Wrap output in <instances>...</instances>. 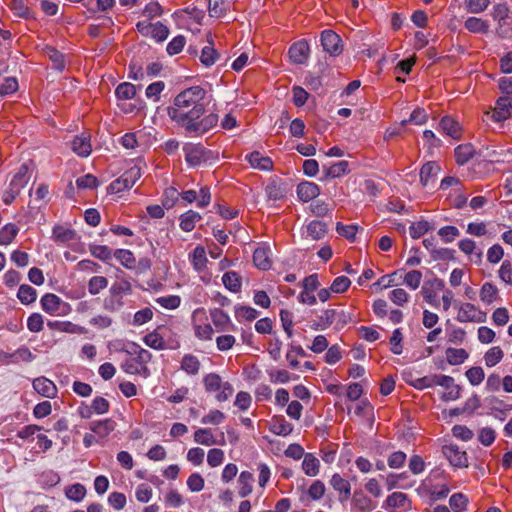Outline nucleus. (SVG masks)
I'll use <instances>...</instances> for the list:
<instances>
[{
  "mask_svg": "<svg viewBox=\"0 0 512 512\" xmlns=\"http://www.w3.org/2000/svg\"><path fill=\"white\" fill-rule=\"evenodd\" d=\"M484 403L489 407L492 411L501 412L505 414V411H508L512 408V405L506 404L503 400L499 399L494 395L487 396L484 399Z\"/></svg>",
  "mask_w": 512,
  "mask_h": 512,
  "instance_id": "nucleus-42",
  "label": "nucleus"
},
{
  "mask_svg": "<svg viewBox=\"0 0 512 512\" xmlns=\"http://www.w3.org/2000/svg\"><path fill=\"white\" fill-rule=\"evenodd\" d=\"M235 315L237 318H243L247 321H252L257 318L258 311L250 306H235Z\"/></svg>",
  "mask_w": 512,
  "mask_h": 512,
  "instance_id": "nucleus-55",
  "label": "nucleus"
},
{
  "mask_svg": "<svg viewBox=\"0 0 512 512\" xmlns=\"http://www.w3.org/2000/svg\"><path fill=\"white\" fill-rule=\"evenodd\" d=\"M293 431V425L285 420L283 416L274 417L272 419L271 432L280 435L287 436Z\"/></svg>",
  "mask_w": 512,
  "mask_h": 512,
  "instance_id": "nucleus-29",
  "label": "nucleus"
},
{
  "mask_svg": "<svg viewBox=\"0 0 512 512\" xmlns=\"http://www.w3.org/2000/svg\"><path fill=\"white\" fill-rule=\"evenodd\" d=\"M53 238L56 242L67 243L77 239V233L75 230L66 228L61 225H56L53 228Z\"/></svg>",
  "mask_w": 512,
  "mask_h": 512,
  "instance_id": "nucleus-25",
  "label": "nucleus"
},
{
  "mask_svg": "<svg viewBox=\"0 0 512 512\" xmlns=\"http://www.w3.org/2000/svg\"><path fill=\"white\" fill-rule=\"evenodd\" d=\"M477 308L471 303H465L459 308L457 320L459 322H483V319H476Z\"/></svg>",
  "mask_w": 512,
  "mask_h": 512,
  "instance_id": "nucleus-21",
  "label": "nucleus"
},
{
  "mask_svg": "<svg viewBox=\"0 0 512 512\" xmlns=\"http://www.w3.org/2000/svg\"><path fill=\"white\" fill-rule=\"evenodd\" d=\"M253 262L255 266L261 270H268L271 267L269 258V250L264 247L257 248L253 253Z\"/></svg>",
  "mask_w": 512,
  "mask_h": 512,
  "instance_id": "nucleus-24",
  "label": "nucleus"
},
{
  "mask_svg": "<svg viewBox=\"0 0 512 512\" xmlns=\"http://www.w3.org/2000/svg\"><path fill=\"white\" fill-rule=\"evenodd\" d=\"M449 505L454 512H462L467 508L468 498L463 493H454L449 499Z\"/></svg>",
  "mask_w": 512,
  "mask_h": 512,
  "instance_id": "nucleus-47",
  "label": "nucleus"
},
{
  "mask_svg": "<svg viewBox=\"0 0 512 512\" xmlns=\"http://www.w3.org/2000/svg\"><path fill=\"white\" fill-rule=\"evenodd\" d=\"M9 8L17 17L24 19H35L33 13L28 7V0H10Z\"/></svg>",
  "mask_w": 512,
  "mask_h": 512,
  "instance_id": "nucleus-20",
  "label": "nucleus"
},
{
  "mask_svg": "<svg viewBox=\"0 0 512 512\" xmlns=\"http://www.w3.org/2000/svg\"><path fill=\"white\" fill-rule=\"evenodd\" d=\"M207 263L205 249L201 246H197L192 254V264L196 270L201 271Z\"/></svg>",
  "mask_w": 512,
  "mask_h": 512,
  "instance_id": "nucleus-54",
  "label": "nucleus"
},
{
  "mask_svg": "<svg viewBox=\"0 0 512 512\" xmlns=\"http://www.w3.org/2000/svg\"><path fill=\"white\" fill-rule=\"evenodd\" d=\"M222 282L224 286L233 293H237L241 290V277L235 271L224 273Z\"/></svg>",
  "mask_w": 512,
  "mask_h": 512,
  "instance_id": "nucleus-30",
  "label": "nucleus"
},
{
  "mask_svg": "<svg viewBox=\"0 0 512 512\" xmlns=\"http://www.w3.org/2000/svg\"><path fill=\"white\" fill-rule=\"evenodd\" d=\"M200 361L192 354H185L181 361V369L189 375H196L200 370Z\"/></svg>",
  "mask_w": 512,
  "mask_h": 512,
  "instance_id": "nucleus-33",
  "label": "nucleus"
},
{
  "mask_svg": "<svg viewBox=\"0 0 512 512\" xmlns=\"http://www.w3.org/2000/svg\"><path fill=\"white\" fill-rule=\"evenodd\" d=\"M469 354L463 348H447L446 349V358L450 365H459L463 363Z\"/></svg>",
  "mask_w": 512,
  "mask_h": 512,
  "instance_id": "nucleus-36",
  "label": "nucleus"
},
{
  "mask_svg": "<svg viewBox=\"0 0 512 512\" xmlns=\"http://www.w3.org/2000/svg\"><path fill=\"white\" fill-rule=\"evenodd\" d=\"M321 45L323 50L330 56H338L343 51L340 36L332 30H324L321 33Z\"/></svg>",
  "mask_w": 512,
  "mask_h": 512,
  "instance_id": "nucleus-5",
  "label": "nucleus"
},
{
  "mask_svg": "<svg viewBox=\"0 0 512 512\" xmlns=\"http://www.w3.org/2000/svg\"><path fill=\"white\" fill-rule=\"evenodd\" d=\"M210 316L213 324L220 331H226L229 329L231 321L228 314H226L223 310L219 308L213 309L210 312Z\"/></svg>",
  "mask_w": 512,
  "mask_h": 512,
  "instance_id": "nucleus-28",
  "label": "nucleus"
},
{
  "mask_svg": "<svg viewBox=\"0 0 512 512\" xmlns=\"http://www.w3.org/2000/svg\"><path fill=\"white\" fill-rule=\"evenodd\" d=\"M113 255L125 268L133 269L135 267L136 259L130 250L117 249Z\"/></svg>",
  "mask_w": 512,
  "mask_h": 512,
  "instance_id": "nucleus-38",
  "label": "nucleus"
},
{
  "mask_svg": "<svg viewBox=\"0 0 512 512\" xmlns=\"http://www.w3.org/2000/svg\"><path fill=\"white\" fill-rule=\"evenodd\" d=\"M265 193L269 200L277 201L284 199L287 191L282 183L272 181L266 186Z\"/></svg>",
  "mask_w": 512,
  "mask_h": 512,
  "instance_id": "nucleus-23",
  "label": "nucleus"
},
{
  "mask_svg": "<svg viewBox=\"0 0 512 512\" xmlns=\"http://www.w3.org/2000/svg\"><path fill=\"white\" fill-rule=\"evenodd\" d=\"M322 171L324 174V176H323L324 179L338 178V177H341L343 175L350 173L349 163H348V161L341 160V161H338L330 166L323 165Z\"/></svg>",
  "mask_w": 512,
  "mask_h": 512,
  "instance_id": "nucleus-13",
  "label": "nucleus"
},
{
  "mask_svg": "<svg viewBox=\"0 0 512 512\" xmlns=\"http://www.w3.org/2000/svg\"><path fill=\"white\" fill-rule=\"evenodd\" d=\"M440 166L435 161L425 163L420 169V182L424 187L435 182Z\"/></svg>",
  "mask_w": 512,
  "mask_h": 512,
  "instance_id": "nucleus-11",
  "label": "nucleus"
},
{
  "mask_svg": "<svg viewBox=\"0 0 512 512\" xmlns=\"http://www.w3.org/2000/svg\"><path fill=\"white\" fill-rule=\"evenodd\" d=\"M512 115V97L502 96L496 102V107L491 113V118L500 123Z\"/></svg>",
  "mask_w": 512,
  "mask_h": 512,
  "instance_id": "nucleus-7",
  "label": "nucleus"
},
{
  "mask_svg": "<svg viewBox=\"0 0 512 512\" xmlns=\"http://www.w3.org/2000/svg\"><path fill=\"white\" fill-rule=\"evenodd\" d=\"M330 484L334 490L339 492V501L345 502L351 496V485L348 480L344 479L340 474L335 473L332 475Z\"/></svg>",
  "mask_w": 512,
  "mask_h": 512,
  "instance_id": "nucleus-10",
  "label": "nucleus"
},
{
  "mask_svg": "<svg viewBox=\"0 0 512 512\" xmlns=\"http://www.w3.org/2000/svg\"><path fill=\"white\" fill-rule=\"evenodd\" d=\"M320 194V188L313 182L303 181L297 186V196L303 202L313 200Z\"/></svg>",
  "mask_w": 512,
  "mask_h": 512,
  "instance_id": "nucleus-14",
  "label": "nucleus"
},
{
  "mask_svg": "<svg viewBox=\"0 0 512 512\" xmlns=\"http://www.w3.org/2000/svg\"><path fill=\"white\" fill-rule=\"evenodd\" d=\"M18 233V228L12 224H6L0 230V245H8L12 242V240L16 237Z\"/></svg>",
  "mask_w": 512,
  "mask_h": 512,
  "instance_id": "nucleus-49",
  "label": "nucleus"
},
{
  "mask_svg": "<svg viewBox=\"0 0 512 512\" xmlns=\"http://www.w3.org/2000/svg\"><path fill=\"white\" fill-rule=\"evenodd\" d=\"M115 94L119 100H129L135 96L136 87L132 83L123 82L117 86Z\"/></svg>",
  "mask_w": 512,
  "mask_h": 512,
  "instance_id": "nucleus-39",
  "label": "nucleus"
},
{
  "mask_svg": "<svg viewBox=\"0 0 512 512\" xmlns=\"http://www.w3.org/2000/svg\"><path fill=\"white\" fill-rule=\"evenodd\" d=\"M504 353L499 346L490 348L484 355L487 367H494L503 359Z\"/></svg>",
  "mask_w": 512,
  "mask_h": 512,
  "instance_id": "nucleus-43",
  "label": "nucleus"
},
{
  "mask_svg": "<svg viewBox=\"0 0 512 512\" xmlns=\"http://www.w3.org/2000/svg\"><path fill=\"white\" fill-rule=\"evenodd\" d=\"M358 230L357 225H344L341 222H338L336 225V231L339 235L345 237L349 241H354L356 232Z\"/></svg>",
  "mask_w": 512,
  "mask_h": 512,
  "instance_id": "nucleus-56",
  "label": "nucleus"
},
{
  "mask_svg": "<svg viewBox=\"0 0 512 512\" xmlns=\"http://www.w3.org/2000/svg\"><path fill=\"white\" fill-rule=\"evenodd\" d=\"M443 453L453 466L459 468L468 467L467 453L460 450L457 445L444 446Z\"/></svg>",
  "mask_w": 512,
  "mask_h": 512,
  "instance_id": "nucleus-8",
  "label": "nucleus"
},
{
  "mask_svg": "<svg viewBox=\"0 0 512 512\" xmlns=\"http://www.w3.org/2000/svg\"><path fill=\"white\" fill-rule=\"evenodd\" d=\"M309 52L310 48L308 42L306 40H300L290 46L288 55L294 64L301 65L307 61Z\"/></svg>",
  "mask_w": 512,
  "mask_h": 512,
  "instance_id": "nucleus-6",
  "label": "nucleus"
},
{
  "mask_svg": "<svg viewBox=\"0 0 512 512\" xmlns=\"http://www.w3.org/2000/svg\"><path fill=\"white\" fill-rule=\"evenodd\" d=\"M254 482V475L249 471H242L238 478L239 495L244 498L252 492V483Z\"/></svg>",
  "mask_w": 512,
  "mask_h": 512,
  "instance_id": "nucleus-27",
  "label": "nucleus"
},
{
  "mask_svg": "<svg viewBox=\"0 0 512 512\" xmlns=\"http://www.w3.org/2000/svg\"><path fill=\"white\" fill-rule=\"evenodd\" d=\"M77 187L80 189H95L98 187L99 182L92 174H86L76 180Z\"/></svg>",
  "mask_w": 512,
  "mask_h": 512,
  "instance_id": "nucleus-60",
  "label": "nucleus"
},
{
  "mask_svg": "<svg viewBox=\"0 0 512 512\" xmlns=\"http://www.w3.org/2000/svg\"><path fill=\"white\" fill-rule=\"evenodd\" d=\"M336 310L335 309H327L325 310L321 316H319L318 321H315L311 325V329L318 331L324 330L332 325L336 319Z\"/></svg>",
  "mask_w": 512,
  "mask_h": 512,
  "instance_id": "nucleus-26",
  "label": "nucleus"
},
{
  "mask_svg": "<svg viewBox=\"0 0 512 512\" xmlns=\"http://www.w3.org/2000/svg\"><path fill=\"white\" fill-rule=\"evenodd\" d=\"M350 285L351 281L348 277L339 276L333 280L330 286V290L334 293H343L349 288Z\"/></svg>",
  "mask_w": 512,
  "mask_h": 512,
  "instance_id": "nucleus-64",
  "label": "nucleus"
},
{
  "mask_svg": "<svg viewBox=\"0 0 512 512\" xmlns=\"http://www.w3.org/2000/svg\"><path fill=\"white\" fill-rule=\"evenodd\" d=\"M320 462L312 454L306 453L302 462V469L307 476H316L319 473Z\"/></svg>",
  "mask_w": 512,
  "mask_h": 512,
  "instance_id": "nucleus-31",
  "label": "nucleus"
},
{
  "mask_svg": "<svg viewBox=\"0 0 512 512\" xmlns=\"http://www.w3.org/2000/svg\"><path fill=\"white\" fill-rule=\"evenodd\" d=\"M432 229H433V227L430 225V223L428 221L421 220V221L412 223V225L409 227V232H410V236L413 239H418Z\"/></svg>",
  "mask_w": 512,
  "mask_h": 512,
  "instance_id": "nucleus-44",
  "label": "nucleus"
},
{
  "mask_svg": "<svg viewBox=\"0 0 512 512\" xmlns=\"http://www.w3.org/2000/svg\"><path fill=\"white\" fill-rule=\"evenodd\" d=\"M89 251L92 256L102 261H108L112 258V251L108 246L105 245H94L89 246Z\"/></svg>",
  "mask_w": 512,
  "mask_h": 512,
  "instance_id": "nucleus-51",
  "label": "nucleus"
},
{
  "mask_svg": "<svg viewBox=\"0 0 512 512\" xmlns=\"http://www.w3.org/2000/svg\"><path fill=\"white\" fill-rule=\"evenodd\" d=\"M17 297L21 303L27 305L33 303L36 300L37 293L33 287L23 284L18 289Z\"/></svg>",
  "mask_w": 512,
  "mask_h": 512,
  "instance_id": "nucleus-40",
  "label": "nucleus"
},
{
  "mask_svg": "<svg viewBox=\"0 0 512 512\" xmlns=\"http://www.w3.org/2000/svg\"><path fill=\"white\" fill-rule=\"evenodd\" d=\"M428 120H429V115L426 112V110L423 108H416L415 110H413L410 113V116L408 119H403L401 121V124L406 125L409 123L412 125L421 126V125L426 124L428 122Z\"/></svg>",
  "mask_w": 512,
  "mask_h": 512,
  "instance_id": "nucleus-32",
  "label": "nucleus"
},
{
  "mask_svg": "<svg viewBox=\"0 0 512 512\" xmlns=\"http://www.w3.org/2000/svg\"><path fill=\"white\" fill-rule=\"evenodd\" d=\"M474 154V148L472 145H459L455 148V157L458 164H465L468 162Z\"/></svg>",
  "mask_w": 512,
  "mask_h": 512,
  "instance_id": "nucleus-41",
  "label": "nucleus"
},
{
  "mask_svg": "<svg viewBox=\"0 0 512 512\" xmlns=\"http://www.w3.org/2000/svg\"><path fill=\"white\" fill-rule=\"evenodd\" d=\"M352 505L359 512H370L376 507V504L360 490L354 492Z\"/></svg>",
  "mask_w": 512,
  "mask_h": 512,
  "instance_id": "nucleus-15",
  "label": "nucleus"
},
{
  "mask_svg": "<svg viewBox=\"0 0 512 512\" xmlns=\"http://www.w3.org/2000/svg\"><path fill=\"white\" fill-rule=\"evenodd\" d=\"M18 90V81L14 77H7L0 83V95H10Z\"/></svg>",
  "mask_w": 512,
  "mask_h": 512,
  "instance_id": "nucleus-57",
  "label": "nucleus"
},
{
  "mask_svg": "<svg viewBox=\"0 0 512 512\" xmlns=\"http://www.w3.org/2000/svg\"><path fill=\"white\" fill-rule=\"evenodd\" d=\"M185 160L190 166H197L210 159L212 152L201 144H185L183 147Z\"/></svg>",
  "mask_w": 512,
  "mask_h": 512,
  "instance_id": "nucleus-4",
  "label": "nucleus"
},
{
  "mask_svg": "<svg viewBox=\"0 0 512 512\" xmlns=\"http://www.w3.org/2000/svg\"><path fill=\"white\" fill-rule=\"evenodd\" d=\"M203 384L207 393H216L215 398L219 402L228 400L234 392L233 386L229 382H223L216 373L205 375Z\"/></svg>",
  "mask_w": 512,
  "mask_h": 512,
  "instance_id": "nucleus-2",
  "label": "nucleus"
},
{
  "mask_svg": "<svg viewBox=\"0 0 512 512\" xmlns=\"http://www.w3.org/2000/svg\"><path fill=\"white\" fill-rule=\"evenodd\" d=\"M108 286V280L104 276H93L88 282V291L91 295H97Z\"/></svg>",
  "mask_w": 512,
  "mask_h": 512,
  "instance_id": "nucleus-50",
  "label": "nucleus"
},
{
  "mask_svg": "<svg viewBox=\"0 0 512 512\" xmlns=\"http://www.w3.org/2000/svg\"><path fill=\"white\" fill-rule=\"evenodd\" d=\"M202 219L198 212L189 210L180 216V228L185 232H190L195 228V224Z\"/></svg>",
  "mask_w": 512,
  "mask_h": 512,
  "instance_id": "nucleus-22",
  "label": "nucleus"
},
{
  "mask_svg": "<svg viewBox=\"0 0 512 512\" xmlns=\"http://www.w3.org/2000/svg\"><path fill=\"white\" fill-rule=\"evenodd\" d=\"M194 441L198 444L205 446H211L216 444V441L211 433L210 429L200 428L194 433Z\"/></svg>",
  "mask_w": 512,
  "mask_h": 512,
  "instance_id": "nucleus-45",
  "label": "nucleus"
},
{
  "mask_svg": "<svg viewBox=\"0 0 512 512\" xmlns=\"http://www.w3.org/2000/svg\"><path fill=\"white\" fill-rule=\"evenodd\" d=\"M66 497L75 502H80L86 495V488L80 483L68 487L65 491Z\"/></svg>",
  "mask_w": 512,
  "mask_h": 512,
  "instance_id": "nucleus-48",
  "label": "nucleus"
},
{
  "mask_svg": "<svg viewBox=\"0 0 512 512\" xmlns=\"http://www.w3.org/2000/svg\"><path fill=\"white\" fill-rule=\"evenodd\" d=\"M218 59V52L212 46H205L201 51L200 61L206 67L212 66Z\"/></svg>",
  "mask_w": 512,
  "mask_h": 512,
  "instance_id": "nucleus-52",
  "label": "nucleus"
},
{
  "mask_svg": "<svg viewBox=\"0 0 512 512\" xmlns=\"http://www.w3.org/2000/svg\"><path fill=\"white\" fill-rule=\"evenodd\" d=\"M143 342L155 350H163L166 347L163 337L156 330L146 334L143 337Z\"/></svg>",
  "mask_w": 512,
  "mask_h": 512,
  "instance_id": "nucleus-37",
  "label": "nucleus"
},
{
  "mask_svg": "<svg viewBox=\"0 0 512 512\" xmlns=\"http://www.w3.org/2000/svg\"><path fill=\"white\" fill-rule=\"evenodd\" d=\"M206 91L200 86L189 87L180 92L167 108L168 116L179 126L197 128L198 120L205 112L203 100Z\"/></svg>",
  "mask_w": 512,
  "mask_h": 512,
  "instance_id": "nucleus-1",
  "label": "nucleus"
},
{
  "mask_svg": "<svg viewBox=\"0 0 512 512\" xmlns=\"http://www.w3.org/2000/svg\"><path fill=\"white\" fill-rule=\"evenodd\" d=\"M152 318H153L152 309L149 307L143 308L134 314L133 325L141 326V325L147 323L148 321H150Z\"/></svg>",
  "mask_w": 512,
  "mask_h": 512,
  "instance_id": "nucleus-61",
  "label": "nucleus"
},
{
  "mask_svg": "<svg viewBox=\"0 0 512 512\" xmlns=\"http://www.w3.org/2000/svg\"><path fill=\"white\" fill-rule=\"evenodd\" d=\"M40 302H41V307L45 312H47L51 315H54L60 309L62 300L60 299V297H58L57 295H55L53 293H46L41 298Z\"/></svg>",
  "mask_w": 512,
  "mask_h": 512,
  "instance_id": "nucleus-19",
  "label": "nucleus"
},
{
  "mask_svg": "<svg viewBox=\"0 0 512 512\" xmlns=\"http://www.w3.org/2000/svg\"><path fill=\"white\" fill-rule=\"evenodd\" d=\"M465 374L470 384L473 386L479 385L485 378L484 370L480 366L469 368Z\"/></svg>",
  "mask_w": 512,
  "mask_h": 512,
  "instance_id": "nucleus-53",
  "label": "nucleus"
},
{
  "mask_svg": "<svg viewBox=\"0 0 512 512\" xmlns=\"http://www.w3.org/2000/svg\"><path fill=\"white\" fill-rule=\"evenodd\" d=\"M246 160L254 168L269 171L273 167V162L269 157H264L258 151H253L246 156Z\"/></svg>",
  "mask_w": 512,
  "mask_h": 512,
  "instance_id": "nucleus-16",
  "label": "nucleus"
},
{
  "mask_svg": "<svg viewBox=\"0 0 512 512\" xmlns=\"http://www.w3.org/2000/svg\"><path fill=\"white\" fill-rule=\"evenodd\" d=\"M438 235L446 243L454 241L456 237L460 235V231L455 226H444L439 229Z\"/></svg>",
  "mask_w": 512,
  "mask_h": 512,
  "instance_id": "nucleus-63",
  "label": "nucleus"
},
{
  "mask_svg": "<svg viewBox=\"0 0 512 512\" xmlns=\"http://www.w3.org/2000/svg\"><path fill=\"white\" fill-rule=\"evenodd\" d=\"M169 35V29L161 22H156L152 25L151 37L158 42L164 41Z\"/></svg>",
  "mask_w": 512,
  "mask_h": 512,
  "instance_id": "nucleus-62",
  "label": "nucleus"
},
{
  "mask_svg": "<svg viewBox=\"0 0 512 512\" xmlns=\"http://www.w3.org/2000/svg\"><path fill=\"white\" fill-rule=\"evenodd\" d=\"M186 43V39L182 35L174 37L167 45V53L169 55H176L182 51Z\"/></svg>",
  "mask_w": 512,
  "mask_h": 512,
  "instance_id": "nucleus-58",
  "label": "nucleus"
},
{
  "mask_svg": "<svg viewBox=\"0 0 512 512\" xmlns=\"http://www.w3.org/2000/svg\"><path fill=\"white\" fill-rule=\"evenodd\" d=\"M71 149L80 157H88L92 151L91 136L87 132H82L71 142Z\"/></svg>",
  "mask_w": 512,
  "mask_h": 512,
  "instance_id": "nucleus-9",
  "label": "nucleus"
},
{
  "mask_svg": "<svg viewBox=\"0 0 512 512\" xmlns=\"http://www.w3.org/2000/svg\"><path fill=\"white\" fill-rule=\"evenodd\" d=\"M28 166L27 164H22L17 173L14 175L13 179L11 180L9 184V189H13L17 191V194L19 195L22 188L26 186L28 183L29 177H28Z\"/></svg>",
  "mask_w": 512,
  "mask_h": 512,
  "instance_id": "nucleus-17",
  "label": "nucleus"
},
{
  "mask_svg": "<svg viewBox=\"0 0 512 512\" xmlns=\"http://www.w3.org/2000/svg\"><path fill=\"white\" fill-rule=\"evenodd\" d=\"M141 177V167L134 165L126 170L118 179L112 181L108 187L110 193H120L130 189Z\"/></svg>",
  "mask_w": 512,
  "mask_h": 512,
  "instance_id": "nucleus-3",
  "label": "nucleus"
},
{
  "mask_svg": "<svg viewBox=\"0 0 512 512\" xmlns=\"http://www.w3.org/2000/svg\"><path fill=\"white\" fill-rule=\"evenodd\" d=\"M498 294V289L492 283L486 282L480 290V299L486 303L491 304Z\"/></svg>",
  "mask_w": 512,
  "mask_h": 512,
  "instance_id": "nucleus-46",
  "label": "nucleus"
},
{
  "mask_svg": "<svg viewBox=\"0 0 512 512\" xmlns=\"http://www.w3.org/2000/svg\"><path fill=\"white\" fill-rule=\"evenodd\" d=\"M116 427L115 421L110 418L93 421L90 423V430L101 437H106L109 435Z\"/></svg>",
  "mask_w": 512,
  "mask_h": 512,
  "instance_id": "nucleus-18",
  "label": "nucleus"
},
{
  "mask_svg": "<svg viewBox=\"0 0 512 512\" xmlns=\"http://www.w3.org/2000/svg\"><path fill=\"white\" fill-rule=\"evenodd\" d=\"M497 34L501 38H507L512 33V14L501 21H498V27L496 29Z\"/></svg>",
  "mask_w": 512,
  "mask_h": 512,
  "instance_id": "nucleus-59",
  "label": "nucleus"
},
{
  "mask_svg": "<svg viewBox=\"0 0 512 512\" xmlns=\"http://www.w3.org/2000/svg\"><path fill=\"white\" fill-rule=\"evenodd\" d=\"M307 233L314 240L322 239L327 233L326 223L313 220L307 225Z\"/></svg>",
  "mask_w": 512,
  "mask_h": 512,
  "instance_id": "nucleus-34",
  "label": "nucleus"
},
{
  "mask_svg": "<svg viewBox=\"0 0 512 512\" xmlns=\"http://www.w3.org/2000/svg\"><path fill=\"white\" fill-rule=\"evenodd\" d=\"M33 388L38 394L46 398H54L57 394V388L53 381L43 376L34 379Z\"/></svg>",
  "mask_w": 512,
  "mask_h": 512,
  "instance_id": "nucleus-12",
  "label": "nucleus"
},
{
  "mask_svg": "<svg viewBox=\"0 0 512 512\" xmlns=\"http://www.w3.org/2000/svg\"><path fill=\"white\" fill-rule=\"evenodd\" d=\"M465 28L472 33H487L489 30V25L486 21L477 17H469L465 23Z\"/></svg>",
  "mask_w": 512,
  "mask_h": 512,
  "instance_id": "nucleus-35",
  "label": "nucleus"
}]
</instances>
